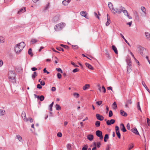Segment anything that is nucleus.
<instances>
[{"mask_svg": "<svg viewBox=\"0 0 150 150\" xmlns=\"http://www.w3.org/2000/svg\"><path fill=\"white\" fill-rule=\"evenodd\" d=\"M9 78L10 81L12 82H16V74L15 72L12 71H10L9 72Z\"/></svg>", "mask_w": 150, "mask_h": 150, "instance_id": "f257e3e1", "label": "nucleus"}, {"mask_svg": "<svg viewBox=\"0 0 150 150\" xmlns=\"http://www.w3.org/2000/svg\"><path fill=\"white\" fill-rule=\"evenodd\" d=\"M137 49L139 50V51L140 54L142 56L144 57L147 53V52L146 49L143 47L140 46H138Z\"/></svg>", "mask_w": 150, "mask_h": 150, "instance_id": "f03ea898", "label": "nucleus"}, {"mask_svg": "<svg viewBox=\"0 0 150 150\" xmlns=\"http://www.w3.org/2000/svg\"><path fill=\"white\" fill-rule=\"evenodd\" d=\"M125 9V8L121 6L119 8H114V10H113L112 12L114 14L116 13L118 14L122 12V10Z\"/></svg>", "mask_w": 150, "mask_h": 150, "instance_id": "7ed1b4c3", "label": "nucleus"}, {"mask_svg": "<svg viewBox=\"0 0 150 150\" xmlns=\"http://www.w3.org/2000/svg\"><path fill=\"white\" fill-rule=\"evenodd\" d=\"M25 44L23 42H22L19 44L17 45V46L19 47L20 50H21L23 49L25 46Z\"/></svg>", "mask_w": 150, "mask_h": 150, "instance_id": "20e7f679", "label": "nucleus"}, {"mask_svg": "<svg viewBox=\"0 0 150 150\" xmlns=\"http://www.w3.org/2000/svg\"><path fill=\"white\" fill-rule=\"evenodd\" d=\"M132 102L131 101V98H130L126 100V102L125 104V106L126 108H128V105L131 104H132Z\"/></svg>", "mask_w": 150, "mask_h": 150, "instance_id": "39448f33", "label": "nucleus"}, {"mask_svg": "<svg viewBox=\"0 0 150 150\" xmlns=\"http://www.w3.org/2000/svg\"><path fill=\"white\" fill-rule=\"evenodd\" d=\"M96 116L97 119L98 120L100 121H102L103 120V117L102 115H100L99 114L97 113L96 114Z\"/></svg>", "mask_w": 150, "mask_h": 150, "instance_id": "423d86ee", "label": "nucleus"}, {"mask_svg": "<svg viewBox=\"0 0 150 150\" xmlns=\"http://www.w3.org/2000/svg\"><path fill=\"white\" fill-rule=\"evenodd\" d=\"M115 122L114 119H111L110 120H108L106 121V124L108 125H110L111 124H113Z\"/></svg>", "mask_w": 150, "mask_h": 150, "instance_id": "0eeeda50", "label": "nucleus"}, {"mask_svg": "<svg viewBox=\"0 0 150 150\" xmlns=\"http://www.w3.org/2000/svg\"><path fill=\"white\" fill-rule=\"evenodd\" d=\"M20 49H19V47L16 45L15 47V51L16 53L18 54L21 51V50H20Z\"/></svg>", "mask_w": 150, "mask_h": 150, "instance_id": "6e6552de", "label": "nucleus"}, {"mask_svg": "<svg viewBox=\"0 0 150 150\" xmlns=\"http://www.w3.org/2000/svg\"><path fill=\"white\" fill-rule=\"evenodd\" d=\"M131 131L136 134L139 135V134L136 128L135 127L134 128L132 129Z\"/></svg>", "mask_w": 150, "mask_h": 150, "instance_id": "1a4fd4ad", "label": "nucleus"}, {"mask_svg": "<svg viewBox=\"0 0 150 150\" xmlns=\"http://www.w3.org/2000/svg\"><path fill=\"white\" fill-rule=\"evenodd\" d=\"M108 5L110 9L112 12L113 10H114V8L113 7L112 4L111 2H110L108 3Z\"/></svg>", "mask_w": 150, "mask_h": 150, "instance_id": "9d476101", "label": "nucleus"}, {"mask_svg": "<svg viewBox=\"0 0 150 150\" xmlns=\"http://www.w3.org/2000/svg\"><path fill=\"white\" fill-rule=\"evenodd\" d=\"M96 134L97 137H100L102 135V132L100 130H98L96 131Z\"/></svg>", "mask_w": 150, "mask_h": 150, "instance_id": "9b49d317", "label": "nucleus"}, {"mask_svg": "<svg viewBox=\"0 0 150 150\" xmlns=\"http://www.w3.org/2000/svg\"><path fill=\"white\" fill-rule=\"evenodd\" d=\"M120 112L121 115L122 116H124L125 117H126L127 115V113L122 110H120Z\"/></svg>", "mask_w": 150, "mask_h": 150, "instance_id": "f8f14e48", "label": "nucleus"}, {"mask_svg": "<svg viewBox=\"0 0 150 150\" xmlns=\"http://www.w3.org/2000/svg\"><path fill=\"white\" fill-rule=\"evenodd\" d=\"M87 138L89 141H92L93 139V136L92 134H89L87 136Z\"/></svg>", "mask_w": 150, "mask_h": 150, "instance_id": "ddd939ff", "label": "nucleus"}, {"mask_svg": "<svg viewBox=\"0 0 150 150\" xmlns=\"http://www.w3.org/2000/svg\"><path fill=\"white\" fill-rule=\"evenodd\" d=\"M120 36L123 38V39L124 40L125 42L127 44V45L129 46H131V45L128 42L127 40L125 39L122 33L120 34Z\"/></svg>", "mask_w": 150, "mask_h": 150, "instance_id": "4468645a", "label": "nucleus"}, {"mask_svg": "<svg viewBox=\"0 0 150 150\" xmlns=\"http://www.w3.org/2000/svg\"><path fill=\"white\" fill-rule=\"evenodd\" d=\"M85 65L86 66V67H88L89 69H91V70H93V67L90 64L88 63H85Z\"/></svg>", "mask_w": 150, "mask_h": 150, "instance_id": "2eb2a0df", "label": "nucleus"}, {"mask_svg": "<svg viewBox=\"0 0 150 150\" xmlns=\"http://www.w3.org/2000/svg\"><path fill=\"white\" fill-rule=\"evenodd\" d=\"M112 49L114 51V52L115 54H118V51H117V49L115 45H112Z\"/></svg>", "mask_w": 150, "mask_h": 150, "instance_id": "dca6fc26", "label": "nucleus"}, {"mask_svg": "<svg viewBox=\"0 0 150 150\" xmlns=\"http://www.w3.org/2000/svg\"><path fill=\"white\" fill-rule=\"evenodd\" d=\"M90 87V85L88 84H86L83 87V88L84 90H86L87 89L89 88Z\"/></svg>", "mask_w": 150, "mask_h": 150, "instance_id": "f3484780", "label": "nucleus"}, {"mask_svg": "<svg viewBox=\"0 0 150 150\" xmlns=\"http://www.w3.org/2000/svg\"><path fill=\"white\" fill-rule=\"evenodd\" d=\"M5 114V111L3 109H0V115L2 116L4 115Z\"/></svg>", "mask_w": 150, "mask_h": 150, "instance_id": "a211bd4d", "label": "nucleus"}, {"mask_svg": "<svg viewBox=\"0 0 150 150\" xmlns=\"http://www.w3.org/2000/svg\"><path fill=\"white\" fill-rule=\"evenodd\" d=\"M145 35L146 36V38L149 40H150V34L148 32H146L145 33Z\"/></svg>", "mask_w": 150, "mask_h": 150, "instance_id": "6ab92c4d", "label": "nucleus"}, {"mask_svg": "<svg viewBox=\"0 0 150 150\" xmlns=\"http://www.w3.org/2000/svg\"><path fill=\"white\" fill-rule=\"evenodd\" d=\"M121 125L122 126V128L121 129V130L122 131V132H126V129L125 128V127L123 124L122 123L121 124Z\"/></svg>", "mask_w": 150, "mask_h": 150, "instance_id": "aec40b11", "label": "nucleus"}, {"mask_svg": "<svg viewBox=\"0 0 150 150\" xmlns=\"http://www.w3.org/2000/svg\"><path fill=\"white\" fill-rule=\"evenodd\" d=\"M99 90L100 91H101V89H102V90H103V92L104 93H105L106 92V89L105 88L104 86H102V88H101L100 87L99 88Z\"/></svg>", "mask_w": 150, "mask_h": 150, "instance_id": "412c9836", "label": "nucleus"}, {"mask_svg": "<svg viewBox=\"0 0 150 150\" xmlns=\"http://www.w3.org/2000/svg\"><path fill=\"white\" fill-rule=\"evenodd\" d=\"M38 41V40L36 39L33 38L31 39V42L32 44H33L35 43H36Z\"/></svg>", "mask_w": 150, "mask_h": 150, "instance_id": "4be33fe9", "label": "nucleus"}, {"mask_svg": "<svg viewBox=\"0 0 150 150\" xmlns=\"http://www.w3.org/2000/svg\"><path fill=\"white\" fill-rule=\"evenodd\" d=\"M81 13V15L83 16V17H85V18H87L86 16V13L84 11H81V13Z\"/></svg>", "mask_w": 150, "mask_h": 150, "instance_id": "5701e85b", "label": "nucleus"}, {"mask_svg": "<svg viewBox=\"0 0 150 150\" xmlns=\"http://www.w3.org/2000/svg\"><path fill=\"white\" fill-rule=\"evenodd\" d=\"M25 11V8L24 7L22 8H21L20 10L18 12V13H21V12H24Z\"/></svg>", "mask_w": 150, "mask_h": 150, "instance_id": "b1692460", "label": "nucleus"}, {"mask_svg": "<svg viewBox=\"0 0 150 150\" xmlns=\"http://www.w3.org/2000/svg\"><path fill=\"white\" fill-rule=\"evenodd\" d=\"M37 75V72L36 71H34L33 74L32 75V78L33 79H34L36 76Z\"/></svg>", "mask_w": 150, "mask_h": 150, "instance_id": "393cba45", "label": "nucleus"}, {"mask_svg": "<svg viewBox=\"0 0 150 150\" xmlns=\"http://www.w3.org/2000/svg\"><path fill=\"white\" fill-rule=\"evenodd\" d=\"M60 46L67 50H69V47L67 45L61 44L60 45Z\"/></svg>", "mask_w": 150, "mask_h": 150, "instance_id": "a878e982", "label": "nucleus"}, {"mask_svg": "<svg viewBox=\"0 0 150 150\" xmlns=\"http://www.w3.org/2000/svg\"><path fill=\"white\" fill-rule=\"evenodd\" d=\"M142 84L143 86L144 87V88L146 89L147 90V91H149V89L146 86L145 84V82L144 81H142Z\"/></svg>", "mask_w": 150, "mask_h": 150, "instance_id": "bb28decb", "label": "nucleus"}, {"mask_svg": "<svg viewBox=\"0 0 150 150\" xmlns=\"http://www.w3.org/2000/svg\"><path fill=\"white\" fill-rule=\"evenodd\" d=\"M130 65H129L128 64V66L127 68V73H129L131 71V67H130Z\"/></svg>", "mask_w": 150, "mask_h": 150, "instance_id": "cd10ccee", "label": "nucleus"}, {"mask_svg": "<svg viewBox=\"0 0 150 150\" xmlns=\"http://www.w3.org/2000/svg\"><path fill=\"white\" fill-rule=\"evenodd\" d=\"M28 54L31 56H33V54L32 52V50L31 48H30L28 50Z\"/></svg>", "mask_w": 150, "mask_h": 150, "instance_id": "c85d7f7f", "label": "nucleus"}, {"mask_svg": "<svg viewBox=\"0 0 150 150\" xmlns=\"http://www.w3.org/2000/svg\"><path fill=\"white\" fill-rule=\"evenodd\" d=\"M95 125L97 127H98L100 126V122L99 121H96V122Z\"/></svg>", "mask_w": 150, "mask_h": 150, "instance_id": "c756f323", "label": "nucleus"}, {"mask_svg": "<svg viewBox=\"0 0 150 150\" xmlns=\"http://www.w3.org/2000/svg\"><path fill=\"white\" fill-rule=\"evenodd\" d=\"M54 104V102H53L49 105V108H50L49 110L50 111H52V107Z\"/></svg>", "mask_w": 150, "mask_h": 150, "instance_id": "7c9ffc66", "label": "nucleus"}, {"mask_svg": "<svg viewBox=\"0 0 150 150\" xmlns=\"http://www.w3.org/2000/svg\"><path fill=\"white\" fill-rule=\"evenodd\" d=\"M141 9L142 11L143 12L144 14L145 15H146V9L144 7V6H142L141 7Z\"/></svg>", "mask_w": 150, "mask_h": 150, "instance_id": "2f4dec72", "label": "nucleus"}, {"mask_svg": "<svg viewBox=\"0 0 150 150\" xmlns=\"http://www.w3.org/2000/svg\"><path fill=\"white\" fill-rule=\"evenodd\" d=\"M56 110H59L61 109V107L58 104H57L56 105Z\"/></svg>", "mask_w": 150, "mask_h": 150, "instance_id": "473e14b6", "label": "nucleus"}, {"mask_svg": "<svg viewBox=\"0 0 150 150\" xmlns=\"http://www.w3.org/2000/svg\"><path fill=\"white\" fill-rule=\"evenodd\" d=\"M50 3H48V4L46 5L45 6V7L44 10L45 11L46 10H47L48 9V8L50 7Z\"/></svg>", "mask_w": 150, "mask_h": 150, "instance_id": "72a5a7b5", "label": "nucleus"}, {"mask_svg": "<svg viewBox=\"0 0 150 150\" xmlns=\"http://www.w3.org/2000/svg\"><path fill=\"white\" fill-rule=\"evenodd\" d=\"M67 147L68 150H71V144H67Z\"/></svg>", "mask_w": 150, "mask_h": 150, "instance_id": "f704fd0d", "label": "nucleus"}, {"mask_svg": "<svg viewBox=\"0 0 150 150\" xmlns=\"http://www.w3.org/2000/svg\"><path fill=\"white\" fill-rule=\"evenodd\" d=\"M22 117L23 118V117H24V119H25L26 117V114L25 112L24 111H23L22 113Z\"/></svg>", "mask_w": 150, "mask_h": 150, "instance_id": "c9c22d12", "label": "nucleus"}, {"mask_svg": "<svg viewBox=\"0 0 150 150\" xmlns=\"http://www.w3.org/2000/svg\"><path fill=\"white\" fill-rule=\"evenodd\" d=\"M44 96L43 95H41L40 96V98H39V99L40 101H42L44 100Z\"/></svg>", "mask_w": 150, "mask_h": 150, "instance_id": "e433bc0d", "label": "nucleus"}, {"mask_svg": "<svg viewBox=\"0 0 150 150\" xmlns=\"http://www.w3.org/2000/svg\"><path fill=\"white\" fill-rule=\"evenodd\" d=\"M122 12H123L124 13V14L126 16L127 15V14L128 12L125 9H125L123 10H122Z\"/></svg>", "mask_w": 150, "mask_h": 150, "instance_id": "4c0bfd02", "label": "nucleus"}, {"mask_svg": "<svg viewBox=\"0 0 150 150\" xmlns=\"http://www.w3.org/2000/svg\"><path fill=\"white\" fill-rule=\"evenodd\" d=\"M16 137L18 139L19 141L21 142V141H22V138L21 137L20 135H16Z\"/></svg>", "mask_w": 150, "mask_h": 150, "instance_id": "58836bf2", "label": "nucleus"}, {"mask_svg": "<svg viewBox=\"0 0 150 150\" xmlns=\"http://www.w3.org/2000/svg\"><path fill=\"white\" fill-rule=\"evenodd\" d=\"M5 40L3 37L0 36V42H4Z\"/></svg>", "mask_w": 150, "mask_h": 150, "instance_id": "ea45409f", "label": "nucleus"}, {"mask_svg": "<svg viewBox=\"0 0 150 150\" xmlns=\"http://www.w3.org/2000/svg\"><path fill=\"white\" fill-rule=\"evenodd\" d=\"M59 24V25H60V26H59V29H61L64 27V23H60Z\"/></svg>", "mask_w": 150, "mask_h": 150, "instance_id": "a19ab883", "label": "nucleus"}, {"mask_svg": "<svg viewBox=\"0 0 150 150\" xmlns=\"http://www.w3.org/2000/svg\"><path fill=\"white\" fill-rule=\"evenodd\" d=\"M59 24H57L54 27V29L56 31H57V29H58L59 28Z\"/></svg>", "mask_w": 150, "mask_h": 150, "instance_id": "79ce46f5", "label": "nucleus"}, {"mask_svg": "<svg viewBox=\"0 0 150 150\" xmlns=\"http://www.w3.org/2000/svg\"><path fill=\"white\" fill-rule=\"evenodd\" d=\"M62 4L64 6L67 5H68V2L66 0L63 1H62Z\"/></svg>", "mask_w": 150, "mask_h": 150, "instance_id": "37998d69", "label": "nucleus"}, {"mask_svg": "<svg viewBox=\"0 0 150 150\" xmlns=\"http://www.w3.org/2000/svg\"><path fill=\"white\" fill-rule=\"evenodd\" d=\"M117 135V136L118 137L119 139H120L121 137V135L120 133V132H116Z\"/></svg>", "mask_w": 150, "mask_h": 150, "instance_id": "c03bdc74", "label": "nucleus"}, {"mask_svg": "<svg viewBox=\"0 0 150 150\" xmlns=\"http://www.w3.org/2000/svg\"><path fill=\"white\" fill-rule=\"evenodd\" d=\"M59 18L57 16H55L53 18V20L54 21H57L58 20Z\"/></svg>", "mask_w": 150, "mask_h": 150, "instance_id": "a18cd8bd", "label": "nucleus"}, {"mask_svg": "<svg viewBox=\"0 0 150 150\" xmlns=\"http://www.w3.org/2000/svg\"><path fill=\"white\" fill-rule=\"evenodd\" d=\"M56 49L59 51H64V49L62 48L61 47H57Z\"/></svg>", "mask_w": 150, "mask_h": 150, "instance_id": "49530a36", "label": "nucleus"}, {"mask_svg": "<svg viewBox=\"0 0 150 150\" xmlns=\"http://www.w3.org/2000/svg\"><path fill=\"white\" fill-rule=\"evenodd\" d=\"M56 70L60 72L61 73H62V71L61 69L60 68H57L56 69Z\"/></svg>", "mask_w": 150, "mask_h": 150, "instance_id": "de8ad7c7", "label": "nucleus"}, {"mask_svg": "<svg viewBox=\"0 0 150 150\" xmlns=\"http://www.w3.org/2000/svg\"><path fill=\"white\" fill-rule=\"evenodd\" d=\"M88 148V146L86 145H85L82 148V150H87Z\"/></svg>", "mask_w": 150, "mask_h": 150, "instance_id": "09e8293b", "label": "nucleus"}, {"mask_svg": "<svg viewBox=\"0 0 150 150\" xmlns=\"http://www.w3.org/2000/svg\"><path fill=\"white\" fill-rule=\"evenodd\" d=\"M74 96L76 98H78L79 96V95L78 93H74Z\"/></svg>", "mask_w": 150, "mask_h": 150, "instance_id": "8fccbe9b", "label": "nucleus"}, {"mask_svg": "<svg viewBox=\"0 0 150 150\" xmlns=\"http://www.w3.org/2000/svg\"><path fill=\"white\" fill-rule=\"evenodd\" d=\"M113 113L112 111L110 110L109 112V117H110L112 116Z\"/></svg>", "mask_w": 150, "mask_h": 150, "instance_id": "3c124183", "label": "nucleus"}, {"mask_svg": "<svg viewBox=\"0 0 150 150\" xmlns=\"http://www.w3.org/2000/svg\"><path fill=\"white\" fill-rule=\"evenodd\" d=\"M79 69L78 68H76L74 69H73L72 71L73 72L75 73L76 72H77L79 71Z\"/></svg>", "mask_w": 150, "mask_h": 150, "instance_id": "603ef678", "label": "nucleus"}, {"mask_svg": "<svg viewBox=\"0 0 150 150\" xmlns=\"http://www.w3.org/2000/svg\"><path fill=\"white\" fill-rule=\"evenodd\" d=\"M105 56L106 57L108 58L109 59L110 58V57L108 52H107V53H106Z\"/></svg>", "mask_w": 150, "mask_h": 150, "instance_id": "864d4df0", "label": "nucleus"}, {"mask_svg": "<svg viewBox=\"0 0 150 150\" xmlns=\"http://www.w3.org/2000/svg\"><path fill=\"white\" fill-rule=\"evenodd\" d=\"M113 105L114 107V109H115L117 108V105L116 103L115 102H114L113 103Z\"/></svg>", "mask_w": 150, "mask_h": 150, "instance_id": "5fc2aeb1", "label": "nucleus"}, {"mask_svg": "<svg viewBox=\"0 0 150 150\" xmlns=\"http://www.w3.org/2000/svg\"><path fill=\"white\" fill-rule=\"evenodd\" d=\"M102 101L100 100L98 101H97L96 102V104L99 105H100L102 103Z\"/></svg>", "mask_w": 150, "mask_h": 150, "instance_id": "6e6d98bb", "label": "nucleus"}, {"mask_svg": "<svg viewBox=\"0 0 150 150\" xmlns=\"http://www.w3.org/2000/svg\"><path fill=\"white\" fill-rule=\"evenodd\" d=\"M115 128L116 132L119 131V127L117 126L116 125L115 126Z\"/></svg>", "mask_w": 150, "mask_h": 150, "instance_id": "4d7b16f0", "label": "nucleus"}, {"mask_svg": "<svg viewBox=\"0 0 150 150\" xmlns=\"http://www.w3.org/2000/svg\"><path fill=\"white\" fill-rule=\"evenodd\" d=\"M137 108L139 110H140L141 112H142V110H141V108H140V106L139 105V102H138V103Z\"/></svg>", "mask_w": 150, "mask_h": 150, "instance_id": "13d9d810", "label": "nucleus"}, {"mask_svg": "<svg viewBox=\"0 0 150 150\" xmlns=\"http://www.w3.org/2000/svg\"><path fill=\"white\" fill-rule=\"evenodd\" d=\"M57 76L59 79H60L62 77V75L58 73L57 74Z\"/></svg>", "mask_w": 150, "mask_h": 150, "instance_id": "bf43d9fd", "label": "nucleus"}, {"mask_svg": "<svg viewBox=\"0 0 150 150\" xmlns=\"http://www.w3.org/2000/svg\"><path fill=\"white\" fill-rule=\"evenodd\" d=\"M100 143L99 142H98L96 144V146L98 148H99L100 146Z\"/></svg>", "mask_w": 150, "mask_h": 150, "instance_id": "052dcab7", "label": "nucleus"}, {"mask_svg": "<svg viewBox=\"0 0 150 150\" xmlns=\"http://www.w3.org/2000/svg\"><path fill=\"white\" fill-rule=\"evenodd\" d=\"M94 15L95 16H96V17L97 18H98V19H99L100 18L96 12H94Z\"/></svg>", "mask_w": 150, "mask_h": 150, "instance_id": "680f3d73", "label": "nucleus"}, {"mask_svg": "<svg viewBox=\"0 0 150 150\" xmlns=\"http://www.w3.org/2000/svg\"><path fill=\"white\" fill-rule=\"evenodd\" d=\"M37 88L40 89L42 88V86L41 85H40V84H38L37 85Z\"/></svg>", "mask_w": 150, "mask_h": 150, "instance_id": "e2e57ef3", "label": "nucleus"}, {"mask_svg": "<svg viewBox=\"0 0 150 150\" xmlns=\"http://www.w3.org/2000/svg\"><path fill=\"white\" fill-rule=\"evenodd\" d=\"M62 135L61 133L59 132L57 134V136L59 137H62Z\"/></svg>", "mask_w": 150, "mask_h": 150, "instance_id": "0e129e2a", "label": "nucleus"}, {"mask_svg": "<svg viewBox=\"0 0 150 150\" xmlns=\"http://www.w3.org/2000/svg\"><path fill=\"white\" fill-rule=\"evenodd\" d=\"M40 85L42 86H44L45 84V83L44 81H40Z\"/></svg>", "mask_w": 150, "mask_h": 150, "instance_id": "69168bd1", "label": "nucleus"}, {"mask_svg": "<svg viewBox=\"0 0 150 150\" xmlns=\"http://www.w3.org/2000/svg\"><path fill=\"white\" fill-rule=\"evenodd\" d=\"M71 64L73 65L74 66V67H78L79 66L75 64L73 62H71Z\"/></svg>", "mask_w": 150, "mask_h": 150, "instance_id": "338daca9", "label": "nucleus"}, {"mask_svg": "<svg viewBox=\"0 0 150 150\" xmlns=\"http://www.w3.org/2000/svg\"><path fill=\"white\" fill-rule=\"evenodd\" d=\"M126 127H127V129L128 130H129L130 129V125H129V123H128L127 124Z\"/></svg>", "mask_w": 150, "mask_h": 150, "instance_id": "774afa93", "label": "nucleus"}]
</instances>
